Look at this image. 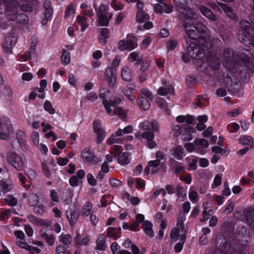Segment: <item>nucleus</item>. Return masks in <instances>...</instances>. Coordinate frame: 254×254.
I'll list each match as a JSON object with an SVG mask.
<instances>
[{
    "label": "nucleus",
    "mask_w": 254,
    "mask_h": 254,
    "mask_svg": "<svg viewBox=\"0 0 254 254\" xmlns=\"http://www.w3.org/2000/svg\"><path fill=\"white\" fill-rule=\"evenodd\" d=\"M113 115H118L122 119H124L126 117L125 111L121 107H117L114 109L111 116Z\"/></svg>",
    "instance_id": "42"
},
{
    "label": "nucleus",
    "mask_w": 254,
    "mask_h": 254,
    "mask_svg": "<svg viewBox=\"0 0 254 254\" xmlns=\"http://www.w3.org/2000/svg\"><path fill=\"white\" fill-rule=\"evenodd\" d=\"M28 202L30 206H36L39 202L38 196L35 193L30 194L28 196Z\"/></svg>",
    "instance_id": "43"
},
{
    "label": "nucleus",
    "mask_w": 254,
    "mask_h": 254,
    "mask_svg": "<svg viewBox=\"0 0 254 254\" xmlns=\"http://www.w3.org/2000/svg\"><path fill=\"white\" fill-rule=\"evenodd\" d=\"M118 162L121 165H127L129 163L128 154L127 152L120 153L118 156Z\"/></svg>",
    "instance_id": "34"
},
{
    "label": "nucleus",
    "mask_w": 254,
    "mask_h": 254,
    "mask_svg": "<svg viewBox=\"0 0 254 254\" xmlns=\"http://www.w3.org/2000/svg\"><path fill=\"white\" fill-rule=\"evenodd\" d=\"M113 16V13H108L103 14L97 15V21L100 26H108L110 21Z\"/></svg>",
    "instance_id": "14"
},
{
    "label": "nucleus",
    "mask_w": 254,
    "mask_h": 254,
    "mask_svg": "<svg viewBox=\"0 0 254 254\" xmlns=\"http://www.w3.org/2000/svg\"><path fill=\"white\" fill-rule=\"evenodd\" d=\"M142 228L143 229L145 233L147 236L153 237L154 236V232L152 229V224L148 221H145L142 225Z\"/></svg>",
    "instance_id": "24"
},
{
    "label": "nucleus",
    "mask_w": 254,
    "mask_h": 254,
    "mask_svg": "<svg viewBox=\"0 0 254 254\" xmlns=\"http://www.w3.org/2000/svg\"><path fill=\"white\" fill-rule=\"evenodd\" d=\"M105 75H106L109 83L108 85L110 87H114L116 82V77L115 75V73L114 72V69L112 67H110L107 68L105 71Z\"/></svg>",
    "instance_id": "19"
},
{
    "label": "nucleus",
    "mask_w": 254,
    "mask_h": 254,
    "mask_svg": "<svg viewBox=\"0 0 254 254\" xmlns=\"http://www.w3.org/2000/svg\"><path fill=\"white\" fill-rule=\"evenodd\" d=\"M0 139H8L13 133V126L8 118L0 119Z\"/></svg>",
    "instance_id": "5"
},
{
    "label": "nucleus",
    "mask_w": 254,
    "mask_h": 254,
    "mask_svg": "<svg viewBox=\"0 0 254 254\" xmlns=\"http://www.w3.org/2000/svg\"><path fill=\"white\" fill-rule=\"evenodd\" d=\"M59 241L65 246H69L72 241V238L69 234H62L59 236Z\"/></svg>",
    "instance_id": "37"
},
{
    "label": "nucleus",
    "mask_w": 254,
    "mask_h": 254,
    "mask_svg": "<svg viewBox=\"0 0 254 254\" xmlns=\"http://www.w3.org/2000/svg\"><path fill=\"white\" fill-rule=\"evenodd\" d=\"M79 215V210L75 206L69 207L66 211V216L71 225L76 222Z\"/></svg>",
    "instance_id": "11"
},
{
    "label": "nucleus",
    "mask_w": 254,
    "mask_h": 254,
    "mask_svg": "<svg viewBox=\"0 0 254 254\" xmlns=\"http://www.w3.org/2000/svg\"><path fill=\"white\" fill-rule=\"evenodd\" d=\"M140 63L141 64V65L140 66V69L143 72L146 70L150 65V61L147 60H144L143 58Z\"/></svg>",
    "instance_id": "54"
},
{
    "label": "nucleus",
    "mask_w": 254,
    "mask_h": 254,
    "mask_svg": "<svg viewBox=\"0 0 254 254\" xmlns=\"http://www.w3.org/2000/svg\"><path fill=\"white\" fill-rule=\"evenodd\" d=\"M111 6L116 11L121 10L124 8V5L118 0H112L110 3Z\"/></svg>",
    "instance_id": "40"
},
{
    "label": "nucleus",
    "mask_w": 254,
    "mask_h": 254,
    "mask_svg": "<svg viewBox=\"0 0 254 254\" xmlns=\"http://www.w3.org/2000/svg\"><path fill=\"white\" fill-rule=\"evenodd\" d=\"M189 54L191 58L198 60H202L205 57L204 49H190Z\"/></svg>",
    "instance_id": "15"
},
{
    "label": "nucleus",
    "mask_w": 254,
    "mask_h": 254,
    "mask_svg": "<svg viewBox=\"0 0 254 254\" xmlns=\"http://www.w3.org/2000/svg\"><path fill=\"white\" fill-rule=\"evenodd\" d=\"M134 89L133 87H127L124 90V94L130 101H133L135 98L134 96L132 95L131 90Z\"/></svg>",
    "instance_id": "47"
},
{
    "label": "nucleus",
    "mask_w": 254,
    "mask_h": 254,
    "mask_svg": "<svg viewBox=\"0 0 254 254\" xmlns=\"http://www.w3.org/2000/svg\"><path fill=\"white\" fill-rule=\"evenodd\" d=\"M121 76L122 79L126 81L132 80V74L131 69L128 66H125L122 69Z\"/></svg>",
    "instance_id": "23"
},
{
    "label": "nucleus",
    "mask_w": 254,
    "mask_h": 254,
    "mask_svg": "<svg viewBox=\"0 0 254 254\" xmlns=\"http://www.w3.org/2000/svg\"><path fill=\"white\" fill-rule=\"evenodd\" d=\"M199 10L201 13L206 17L212 21H215L216 20V16L213 14L212 11L205 6L201 5L199 7Z\"/></svg>",
    "instance_id": "26"
},
{
    "label": "nucleus",
    "mask_w": 254,
    "mask_h": 254,
    "mask_svg": "<svg viewBox=\"0 0 254 254\" xmlns=\"http://www.w3.org/2000/svg\"><path fill=\"white\" fill-rule=\"evenodd\" d=\"M96 133H97V142L99 144L101 143V142L104 139L105 137V132L104 131V130H102L99 132H96Z\"/></svg>",
    "instance_id": "62"
},
{
    "label": "nucleus",
    "mask_w": 254,
    "mask_h": 254,
    "mask_svg": "<svg viewBox=\"0 0 254 254\" xmlns=\"http://www.w3.org/2000/svg\"><path fill=\"white\" fill-rule=\"evenodd\" d=\"M239 140L240 143L249 145L251 148L253 147L254 140L252 136L248 135L241 136Z\"/></svg>",
    "instance_id": "32"
},
{
    "label": "nucleus",
    "mask_w": 254,
    "mask_h": 254,
    "mask_svg": "<svg viewBox=\"0 0 254 254\" xmlns=\"http://www.w3.org/2000/svg\"><path fill=\"white\" fill-rule=\"evenodd\" d=\"M81 157L87 162L92 164H97L98 162V158L95 156L94 153L89 149L85 148L81 153Z\"/></svg>",
    "instance_id": "12"
},
{
    "label": "nucleus",
    "mask_w": 254,
    "mask_h": 254,
    "mask_svg": "<svg viewBox=\"0 0 254 254\" xmlns=\"http://www.w3.org/2000/svg\"><path fill=\"white\" fill-rule=\"evenodd\" d=\"M25 250L28 251L30 254H33L35 252L37 254H39L41 252V250L38 248L34 247L29 245H28Z\"/></svg>",
    "instance_id": "57"
},
{
    "label": "nucleus",
    "mask_w": 254,
    "mask_h": 254,
    "mask_svg": "<svg viewBox=\"0 0 254 254\" xmlns=\"http://www.w3.org/2000/svg\"><path fill=\"white\" fill-rule=\"evenodd\" d=\"M224 58L228 64H233L237 68L242 64L246 68H250L252 64L251 59L245 53H241L235 55L232 49H225Z\"/></svg>",
    "instance_id": "2"
},
{
    "label": "nucleus",
    "mask_w": 254,
    "mask_h": 254,
    "mask_svg": "<svg viewBox=\"0 0 254 254\" xmlns=\"http://www.w3.org/2000/svg\"><path fill=\"white\" fill-rule=\"evenodd\" d=\"M5 202L10 206H14L17 205V199L12 196V195H8L4 199Z\"/></svg>",
    "instance_id": "45"
},
{
    "label": "nucleus",
    "mask_w": 254,
    "mask_h": 254,
    "mask_svg": "<svg viewBox=\"0 0 254 254\" xmlns=\"http://www.w3.org/2000/svg\"><path fill=\"white\" fill-rule=\"evenodd\" d=\"M177 10L182 14L185 21V28L187 36V41L189 44L187 48H200L207 46L205 36L208 37L206 27L201 23L194 24L193 20L197 15L188 8L190 0H173Z\"/></svg>",
    "instance_id": "1"
},
{
    "label": "nucleus",
    "mask_w": 254,
    "mask_h": 254,
    "mask_svg": "<svg viewBox=\"0 0 254 254\" xmlns=\"http://www.w3.org/2000/svg\"><path fill=\"white\" fill-rule=\"evenodd\" d=\"M240 24V29L238 34L239 40L243 43H248L254 46V30L250 29V23L244 20Z\"/></svg>",
    "instance_id": "3"
},
{
    "label": "nucleus",
    "mask_w": 254,
    "mask_h": 254,
    "mask_svg": "<svg viewBox=\"0 0 254 254\" xmlns=\"http://www.w3.org/2000/svg\"><path fill=\"white\" fill-rule=\"evenodd\" d=\"M164 86L159 87L157 91V94L162 96H166L168 93L174 94V89L173 86L171 85H168L166 81L163 83Z\"/></svg>",
    "instance_id": "18"
},
{
    "label": "nucleus",
    "mask_w": 254,
    "mask_h": 254,
    "mask_svg": "<svg viewBox=\"0 0 254 254\" xmlns=\"http://www.w3.org/2000/svg\"><path fill=\"white\" fill-rule=\"evenodd\" d=\"M150 19L149 15L143 10H137L136 14V21L140 24H143V28L148 30L153 27V23L148 21Z\"/></svg>",
    "instance_id": "7"
},
{
    "label": "nucleus",
    "mask_w": 254,
    "mask_h": 254,
    "mask_svg": "<svg viewBox=\"0 0 254 254\" xmlns=\"http://www.w3.org/2000/svg\"><path fill=\"white\" fill-rule=\"evenodd\" d=\"M137 39L132 34H128L118 43L119 48H137Z\"/></svg>",
    "instance_id": "8"
},
{
    "label": "nucleus",
    "mask_w": 254,
    "mask_h": 254,
    "mask_svg": "<svg viewBox=\"0 0 254 254\" xmlns=\"http://www.w3.org/2000/svg\"><path fill=\"white\" fill-rule=\"evenodd\" d=\"M93 5L96 11V15L111 13V12H109L110 8L108 4L101 3L99 7L98 8L97 3L94 1Z\"/></svg>",
    "instance_id": "20"
},
{
    "label": "nucleus",
    "mask_w": 254,
    "mask_h": 254,
    "mask_svg": "<svg viewBox=\"0 0 254 254\" xmlns=\"http://www.w3.org/2000/svg\"><path fill=\"white\" fill-rule=\"evenodd\" d=\"M0 186L2 188V192L4 193L10 191L12 188L11 184L8 181L4 180L0 181Z\"/></svg>",
    "instance_id": "39"
},
{
    "label": "nucleus",
    "mask_w": 254,
    "mask_h": 254,
    "mask_svg": "<svg viewBox=\"0 0 254 254\" xmlns=\"http://www.w3.org/2000/svg\"><path fill=\"white\" fill-rule=\"evenodd\" d=\"M123 100V97L122 96H111L109 100H103L102 103L107 114L109 115H112V110L111 107L117 108L116 106L121 103Z\"/></svg>",
    "instance_id": "6"
},
{
    "label": "nucleus",
    "mask_w": 254,
    "mask_h": 254,
    "mask_svg": "<svg viewBox=\"0 0 254 254\" xmlns=\"http://www.w3.org/2000/svg\"><path fill=\"white\" fill-rule=\"evenodd\" d=\"M33 211L36 214L42 215L45 211V206L43 204H40L37 206H35L33 208Z\"/></svg>",
    "instance_id": "49"
},
{
    "label": "nucleus",
    "mask_w": 254,
    "mask_h": 254,
    "mask_svg": "<svg viewBox=\"0 0 254 254\" xmlns=\"http://www.w3.org/2000/svg\"><path fill=\"white\" fill-rule=\"evenodd\" d=\"M61 61L64 65H67L69 64L70 62V54L69 52L65 49H64L62 51Z\"/></svg>",
    "instance_id": "36"
},
{
    "label": "nucleus",
    "mask_w": 254,
    "mask_h": 254,
    "mask_svg": "<svg viewBox=\"0 0 254 254\" xmlns=\"http://www.w3.org/2000/svg\"><path fill=\"white\" fill-rule=\"evenodd\" d=\"M97 98V95L94 92H90L88 95L84 97V100L91 101H94L96 100Z\"/></svg>",
    "instance_id": "60"
},
{
    "label": "nucleus",
    "mask_w": 254,
    "mask_h": 254,
    "mask_svg": "<svg viewBox=\"0 0 254 254\" xmlns=\"http://www.w3.org/2000/svg\"><path fill=\"white\" fill-rule=\"evenodd\" d=\"M180 179L187 184H190L191 182V177L190 174L181 175L180 176Z\"/></svg>",
    "instance_id": "64"
},
{
    "label": "nucleus",
    "mask_w": 254,
    "mask_h": 254,
    "mask_svg": "<svg viewBox=\"0 0 254 254\" xmlns=\"http://www.w3.org/2000/svg\"><path fill=\"white\" fill-rule=\"evenodd\" d=\"M45 8L46 9L45 11V17L47 19H49L51 18L52 15L51 12L52 11V9L51 8L50 4L49 2L46 3L44 5Z\"/></svg>",
    "instance_id": "51"
},
{
    "label": "nucleus",
    "mask_w": 254,
    "mask_h": 254,
    "mask_svg": "<svg viewBox=\"0 0 254 254\" xmlns=\"http://www.w3.org/2000/svg\"><path fill=\"white\" fill-rule=\"evenodd\" d=\"M206 59L208 64L212 69L217 70L220 68L221 61L215 53L212 51L207 52Z\"/></svg>",
    "instance_id": "9"
},
{
    "label": "nucleus",
    "mask_w": 254,
    "mask_h": 254,
    "mask_svg": "<svg viewBox=\"0 0 254 254\" xmlns=\"http://www.w3.org/2000/svg\"><path fill=\"white\" fill-rule=\"evenodd\" d=\"M121 228H116L114 227H109L107 229V235L109 238H113L116 240L117 237H120L119 235L121 233Z\"/></svg>",
    "instance_id": "25"
},
{
    "label": "nucleus",
    "mask_w": 254,
    "mask_h": 254,
    "mask_svg": "<svg viewBox=\"0 0 254 254\" xmlns=\"http://www.w3.org/2000/svg\"><path fill=\"white\" fill-rule=\"evenodd\" d=\"M16 43V38L15 36L10 35L6 36L2 44V48H12Z\"/></svg>",
    "instance_id": "22"
},
{
    "label": "nucleus",
    "mask_w": 254,
    "mask_h": 254,
    "mask_svg": "<svg viewBox=\"0 0 254 254\" xmlns=\"http://www.w3.org/2000/svg\"><path fill=\"white\" fill-rule=\"evenodd\" d=\"M138 105L140 108L144 111L148 110L150 106V104L149 101L142 96L139 97Z\"/></svg>",
    "instance_id": "33"
},
{
    "label": "nucleus",
    "mask_w": 254,
    "mask_h": 254,
    "mask_svg": "<svg viewBox=\"0 0 254 254\" xmlns=\"http://www.w3.org/2000/svg\"><path fill=\"white\" fill-rule=\"evenodd\" d=\"M143 58L142 55L140 56L136 52H132L129 55L128 60L131 63L136 62L135 64L138 65L140 64L141 61L143 60Z\"/></svg>",
    "instance_id": "29"
},
{
    "label": "nucleus",
    "mask_w": 254,
    "mask_h": 254,
    "mask_svg": "<svg viewBox=\"0 0 254 254\" xmlns=\"http://www.w3.org/2000/svg\"><path fill=\"white\" fill-rule=\"evenodd\" d=\"M44 109L50 114H54L56 112L55 109L53 107L51 103L49 101H46L44 104Z\"/></svg>",
    "instance_id": "46"
},
{
    "label": "nucleus",
    "mask_w": 254,
    "mask_h": 254,
    "mask_svg": "<svg viewBox=\"0 0 254 254\" xmlns=\"http://www.w3.org/2000/svg\"><path fill=\"white\" fill-rule=\"evenodd\" d=\"M216 246L219 250V253L216 254H228L224 252L227 245V243L225 238L221 235L217 236L216 238Z\"/></svg>",
    "instance_id": "13"
},
{
    "label": "nucleus",
    "mask_w": 254,
    "mask_h": 254,
    "mask_svg": "<svg viewBox=\"0 0 254 254\" xmlns=\"http://www.w3.org/2000/svg\"><path fill=\"white\" fill-rule=\"evenodd\" d=\"M171 154L177 159L181 160L183 157V148L177 146L170 150Z\"/></svg>",
    "instance_id": "28"
},
{
    "label": "nucleus",
    "mask_w": 254,
    "mask_h": 254,
    "mask_svg": "<svg viewBox=\"0 0 254 254\" xmlns=\"http://www.w3.org/2000/svg\"><path fill=\"white\" fill-rule=\"evenodd\" d=\"M160 164V162L159 160H155L150 161L148 163V165L144 169V173L146 175H148L150 169L151 168V173L153 174H155L158 170V166Z\"/></svg>",
    "instance_id": "17"
},
{
    "label": "nucleus",
    "mask_w": 254,
    "mask_h": 254,
    "mask_svg": "<svg viewBox=\"0 0 254 254\" xmlns=\"http://www.w3.org/2000/svg\"><path fill=\"white\" fill-rule=\"evenodd\" d=\"M185 129H187V131L184 133L182 135V139L185 141H190L192 139V136L190 132L192 129L190 127H186Z\"/></svg>",
    "instance_id": "44"
},
{
    "label": "nucleus",
    "mask_w": 254,
    "mask_h": 254,
    "mask_svg": "<svg viewBox=\"0 0 254 254\" xmlns=\"http://www.w3.org/2000/svg\"><path fill=\"white\" fill-rule=\"evenodd\" d=\"M245 216L250 227L254 230V209H248L245 211Z\"/></svg>",
    "instance_id": "21"
},
{
    "label": "nucleus",
    "mask_w": 254,
    "mask_h": 254,
    "mask_svg": "<svg viewBox=\"0 0 254 254\" xmlns=\"http://www.w3.org/2000/svg\"><path fill=\"white\" fill-rule=\"evenodd\" d=\"M74 24L76 27L80 26V30L82 32L85 31L89 26L87 18L83 15H81L76 16Z\"/></svg>",
    "instance_id": "16"
},
{
    "label": "nucleus",
    "mask_w": 254,
    "mask_h": 254,
    "mask_svg": "<svg viewBox=\"0 0 254 254\" xmlns=\"http://www.w3.org/2000/svg\"><path fill=\"white\" fill-rule=\"evenodd\" d=\"M92 208V204L90 202H87L82 207L81 214L85 216H88L91 212Z\"/></svg>",
    "instance_id": "38"
},
{
    "label": "nucleus",
    "mask_w": 254,
    "mask_h": 254,
    "mask_svg": "<svg viewBox=\"0 0 254 254\" xmlns=\"http://www.w3.org/2000/svg\"><path fill=\"white\" fill-rule=\"evenodd\" d=\"M110 30L108 28H103L101 32L100 36L99 38V42L102 44H105L107 39L110 36Z\"/></svg>",
    "instance_id": "35"
},
{
    "label": "nucleus",
    "mask_w": 254,
    "mask_h": 254,
    "mask_svg": "<svg viewBox=\"0 0 254 254\" xmlns=\"http://www.w3.org/2000/svg\"><path fill=\"white\" fill-rule=\"evenodd\" d=\"M194 143L195 145L199 146L200 150L199 151L201 153H203V149H206L208 147V141L204 138H196L194 140Z\"/></svg>",
    "instance_id": "30"
},
{
    "label": "nucleus",
    "mask_w": 254,
    "mask_h": 254,
    "mask_svg": "<svg viewBox=\"0 0 254 254\" xmlns=\"http://www.w3.org/2000/svg\"><path fill=\"white\" fill-rule=\"evenodd\" d=\"M6 159L8 163L17 171H21L25 167L26 159L15 152H8L6 154Z\"/></svg>",
    "instance_id": "4"
},
{
    "label": "nucleus",
    "mask_w": 254,
    "mask_h": 254,
    "mask_svg": "<svg viewBox=\"0 0 254 254\" xmlns=\"http://www.w3.org/2000/svg\"><path fill=\"white\" fill-rule=\"evenodd\" d=\"M210 6L216 11L221 10V9H223L225 13L232 19H235L237 17L232 9L224 3H212L211 4Z\"/></svg>",
    "instance_id": "10"
},
{
    "label": "nucleus",
    "mask_w": 254,
    "mask_h": 254,
    "mask_svg": "<svg viewBox=\"0 0 254 254\" xmlns=\"http://www.w3.org/2000/svg\"><path fill=\"white\" fill-rule=\"evenodd\" d=\"M139 128L144 130V131H149L150 127V122H144L140 123Z\"/></svg>",
    "instance_id": "59"
},
{
    "label": "nucleus",
    "mask_w": 254,
    "mask_h": 254,
    "mask_svg": "<svg viewBox=\"0 0 254 254\" xmlns=\"http://www.w3.org/2000/svg\"><path fill=\"white\" fill-rule=\"evenodd\" d=\"M15 243L17 246L25 250L26 249L27 246L28 245L24 240V238L17 239L16 240Z\"/></svg>",
    "instance_id": "56"
},
{
    "label": "nucleus",
    "mask_w": 254,
    "mask_h": 254,
    "mask_svg": "<svg viewBox=\"0 0 254 254\" xmlns=\"http://www.w3.org/2000/svg\"><path fill=\"white\" fill-rule=\"evenodd\" d=\"M235 205V202L233 201H229V204L225 208L224 212L226 214L231 213L233 210Z\"/></svg>",
    "instance_id": "63"
},
{
    "label": "nucleus",
    "mask_w": 254,
    "mask_h": 254,
    "mask_svg": "<svg viewBox=\"0 0 254 254\" xmlns=\"http://www.w3.org/2000/svg\"><path fill=\"white\" fill-rule=\"evenodd\" d=\"M88 183L92 186H95L97 184V181L92 174L89 173L87 176Z\"/></svg>",
    "instance_id": "58"
},
{
    "label": "nucleus",
    "mask_w": 254,
    "mask_h": 254,
    "mask_svg": "<svg viewBox=\"0 0 254 254\" xmlns=\"http://www.w3.org/2000/svg\"><path fill=\"white\" fill-rule=\"evenodd\" d=\"M105 235L102 234L99 235L97 241V249L100 251H105L106 249V244L105 242Z\"/></svg>",
    "instance_id": "31"
},
{
    "label": "nucleus",
    "mask_w": 254,
    "mask_h": 254,
    "mask_svg": "<svg viewBox=\"0 0 254 254\" xmlns=\"http://www.w3.org/2000/svg\"><path fill=\"white\" fill-rule=\"evenodd\" d=\"M186 81L189 85L193 84L196 82V78L193 75H190L186 77Z\"/></svg>",
    "instance_id": "61"
},
{
    "label": "nucleus",
    "mask_w": 254,
    "mask_h": 254,
    "mask_svg": "<svg viewBox=\"0 0 254 254\" xmlns=\"http://www.w3.org/2000/svg\"><path fill=\"white\" fill-rule=\"evenodd\" d=\"M67 247L63 245H60L57 246L56 248V254H65Z\"/></svg>",
    "instance_id": "52"
},
{
    "label": "nucleus",
    "mask_w": 254,
    "mask_h": 254,
    "mask_svg": "<svg viewBox=\"0 0 254 254\" xmlns=\"http://www.w3.org/2000/svg\"><path fill=\"white\" fill-rule=\"evenodd\" d=\"M40 235L46 241L48 245L52 246L54 245L55 239L53 235H49L45 231L42 230L40 231Z\"/></svg>",
    "instance_id": "27"
},
{
    "label": "nucleus",
    "mask_w": 254,
    "mask_h": 254,
    "mask_svg": "<svg viewBox=\"0 0 254 254\" xmlns=\"http://www.w3.org/2000/svg\"><path fill=\"white\" fill-rule=\"evenodd\" d=\"M141 135L142 138H144L147 140L153 139L154 137V133L150 131H144L142 133Z\"/></svg>",
    "instance_id": "53"
},
{
    "label": "nucleus",
    "mask_w": 254,
    "mask_h": 254,
    "mask_svg": "<svg viewBox=\"0 0 254 254\" xmlns=\"http://www.w3.org/2000/svg\"><path fill=\"white\" fill-rule=\"evenodd\" d=\"M47 83L46 79L41 80L40 82V87L39 88V92L41 94L38 95V97L40 99H43L45 97L44 91L47 86Z\"/></svg>",
    "instance_id": "41"
},
{
    "label": "nucleus",
    "mask_w": 254,
    "mask_h": 254,
    "mask_svg": "<svg viewBox=\"0 0 254 254\" xmlns=\"http://www.w3.org/2000/svg\"><path fill=\"white\" fill-rule=\"evenodd\" d=\"M75 12V9L73 7V5L69 4L68 5L65 11V16L67 17L69 16L70 15L74 14Z\"/></svg>",
    "instance_id": "55"
},
{
    "label": "nucleus",
    "mask_w": 254,
    "mask_h": 254,
    "mask_svg": "<svg viewBox=\"0 0 254 254\" xmlns=\"http://www.w3.org/2000/svg\"><path fill=\"white\" fill-rule=\"evenodd\" d=\"M239 87L240 84L239 81L237 80V82H235L234 84L232 83L230 86L228 87V90L232 93H235L239 90Z\"/></svg>",
    "instance_id": "50"
},
{
    "label": "nucleus",
    "mask_w": 254,
    "mask_h": 254,
    "mask_svg": "<svg viewBox=\"0 0 254 254\" xmlns=\"http://www.w3.org/2000/svg\"><path fill=\"white\" fill-rule=\"evenodd\" d=\"M140 92L142 95L145 96L146 98L150 100H153V94L148 88H143L141 89Z\"/></svg>",
    "instance_id": "48"
}]
</instances>
